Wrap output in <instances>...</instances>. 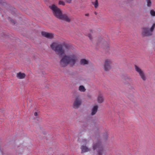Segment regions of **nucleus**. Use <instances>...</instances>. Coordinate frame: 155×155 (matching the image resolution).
Instances as JSON below:
<instances>
[{"label":"nucleus","mask_w":155,"mask_h":155,"mask_svg":"<svg viewBox=\"0 0 155 155\" xmlns=\"http://www.w3.org/2000/svg\"><path fill=\"white\" fill-rule=\"evenodd\" d=\"M150 13L151 15L153 16H155V12L154 10H150Z\"/></svg>","instance_id":"4be33fe9"},{"label":"nucleus","mask_w":155,"mask_h":155,"mask_svg":"<svg viewBox=\"0 0 155 155\" xmlns=\"http://www.w3.org/2000/svg\"><path fill=\"white\" fill-rule=\"evenodd\" d=\"M81 103L80 97L78 96L76 97L73 104L74 108H78L81 105Z\"/></svg>","instance_id":"1a4fd4ad"},{"label":"nucleus","mask_w":155,"mask_h":155,"mask_svg":"<svg viewBox=\"0 0 155 155\" xmlns=\"http://www.w3.org/2000/svg\"><path fill=\"white\" fill-rule=\"evenodd\" d=\"M101 42H104V40L102 39V40H101Z\"/></svg>","instance_id":"cd10ccee"},{"label":"nucleus","mask_w":155,"mask_h":155,"mask_svg":"<svg viewBox=\"0 0 155 155\" xmlns=\"http://www.w3.org/2000/svg\"><path fill=\"white\" fill-rule=\"evenodd\" d=\"M100 130L98 129H97V136L98 135L99 136H100L105 140H108L109 138L108 133L107 131L106 130H102V133L100 134Z\"/></svg>","instance_id":"0eeeda50"},{"label":"nucleus","mask_w":155,"mask_h":155,"mask_svg":"<svg viewBox=\"0 0 155 155\" xmlns=\"http://www.w3.org/2000/svg\"><path fill=\"white\" fill-rule=\"evenodd\" d=\"M112 61L111 59H107L105 60L104 64V69L105 71H108L112 68Z\"/></svg>","instance_id":"423d86ee"},{"label":"nucleus","mask_w":155,"mask_h":155,"mask_svg":"<svg viewBox=\"0 0 155 155\" xmlns=\"http://www.w3.org/2000/svg\"><path fill=\"white\" fill-rule=\"evenodd\" d=\"M54 16L58 18L68 22H70L71 20L66 14H62L61 10H53Z\"/></svg>","instance_id":"7ed1b4c3"},{"label":"nucleus","mask_w":155,"mask_h":155,"mask_svg":"<svg viewBox=\"0 0 155 155\" xmlns=\"http://www.w3.org/2000/svg\"><path fill=\"white\" fill-rule=\"evenodd\" d=\"M104 98L103 94L100 93H98L97 95V103H102L104 101Z\"/></svg>","instance_id":"9b49d317"},{"label":"nucleus","mask_w":155,"mask_h":155,"mask_svg":"<svg viewBox=\"0 0 155 155\" xmlns=\"http://www.w3.org/2000/svg\"><path fill=\"white\" fill-rule=\"evenodd\" d=\"M94 31L92 30L90 31V33L87 35L90 39L91 40L92 39V37L94 35Z\"/></svg>","instance_id":"2eb2a0df"},{"label":"nucleus","mask_w":155,"mask_h":155,"mask_svg":"<svg viewBox=\"0 0 155 155\" xmlns=\"http://www.w3.org/2000/svg\"><path fill=\"white\" fill-rule=\"evenodd\" d=\"M97 111V106H94L93 108L91 114L92 115L95 114Z\"/></svg>","instance_id":"dca6fc26"},{"label":"nucleus","mask_w":155,"mask_h":155,"mask_svg":"<svg viewBox=\"0 0 155 155\" xmlns=\"http://www.w3.org/2000/svg\"><path fill=\"white\" fill-rule=\"evenodd\" d=\"M51 49L60 56L62 55L64 53V48L68 49L69 45L64 43L60 44L58 43H53L50 45Z\"/></svg>","instance_id":"f03ea898"},{"label":"nucleus","mask_w":155,"mask_h":155,"mask_svg":"<svg viewBox=\"0 0 155 155\" xmlns=\"http://www.w3.org/2000/svg\"><path fill=\"white\" fill-rule=\"evenodd\" d=\"M81 153H84L90 151V149L86 146H82L81 147Z\"/></svg>","instance_id":"ddd939ff"},{"label":"nucleus","mask_w":155,"mask_h":155,"mask_svg":"<svg viewBox=\"0 0 155 155\" xmlns=\"http://www.w3.org/2000/svg\"><path fill=\"white\" fill-rule=\"evenodd\" d=\"M59 4L60 5H64L65 4L64 2L61 1H59Z\"/></svg>","instance_id":"b1692460"},{"label":"nucleus","mask_w":155,"mask_h":155,"mask_svg":"<svg viewBox=\"0 0 155 155\" xmlns=\"http://www.w3.org/2000/svg\"><path fill=\"white\" fill-rule=\"evenodd\" d=\"M25 74L24 73L19 72L16 74V77L19 79H23L25 78Z\"/></svg>","instance_id":"f8f14e48"},{"label":"nucleus","mask_w":155,"mask_h":155,"mask_svg":"<svg viewBox=\"0 0 155 155\" xmlns=\"http://www.w3.org/2000/svg\"><path fill=\"white\" fill-rule=\"evenodd\" d=\"M66 1L68 3H70L72 0H66Z\"/></svg>","instance_id":"bb28decb"},{"label":"nucleus","mask_w":155,"mask_h":155,"mask_svg":"<svg viewBox=\"0 0 155 155\" xmlns=\"http://www.w3.org/2000/svg\"><path fill=\"white\" fill-rule=\"evenodd\" d=\"M155 27V23H154L150 29L148 26L143 27L142 28L141 33L142 35L143 36H147L151 35L152 32Z\"/></svg>","instance_id":"20e7f679"},{"label":"nucleus","mask_w":155,"mask_h":155,"mask_svg":"<svg viewBox=\"0 0 155 155\" xmlns=\"http://www.w3.org/2000/svg\"><path fill=\"white\" fill-rule=\"evenodd\" d=\"M92 4L96 8H97V0H95V2H93Z\"/></svg>","instance_id":"5701e85b"},{"label":"nucleus","mask_w":155,"mask_h":155,"mask_svg":"<svg viewBox=\"0 0 155 155\" xmlns=\"http://www.w3.org/2000/svg\"><path fill=\"white\" fill-rule=\"evenodd\" d=\"M78 60L77 56L75 54H72L68 55H65L63 57L60 61V64L63 67L67 66L70 64L73 66Z\"/></svg>","instance_id":"f257e3e1"},{"label":"nucleus","mask_w":155,"mask_h":155,"mask_svg":"<svg viewBox=\"0 0 155 155\" xmlns=\"http://www.w3.org/2000/svg\"><path fill=\"white\" fill-rule=\"evenodd\" d=\"M146 1L147 3V6L150 7L151 5V0H146Z\"/></svg>","instance_id":"6ab92c4d"},{"label":"nucleus","mask_w":155,"mask_h":155,"mask_svg":"<svg viewBox=\"0 0 155 155\" xmlns=\"http://www.w3.org/2000/svg\"><path fill=\"white\" fill-rule=\"evenodd\" d=\"M98 138L97 137V139ZM97 155H104L105 153L104 147L102 142L97 139Z\"/></svg>","instance_id":"39448f33"},{"label":"nucleus","mask_w":155,"mask_h":155,"mask_svg":"<svg viewBox=\"0 0 155 155\" xmlns=\"http://www.w3.org/2000/svg\"><path fill=\"white\" fill-rule=\"evenodd\" d=\"M10 21L13 24H15V21H13L12 20H11Z\"/></svg>","instance_id":"393cba45"},{"label":"nucleus","mask_w":155,"mask_h":155,"mask_svg":"<svg viewBox=\"0 0 155 155\" xmlns=\"http://www.w3.org/2000/svg\"><path fill=\"white\" fill-rule=\"evenodd\" d=\"M51 10H60V9L58 8L55 5H53L51 6H49Z\"/></svg>","instance_id":"f3484780"},{"label":"nucleus","mask_w":155,"mask_h":155,"mask_svg":"<svg viewBox=\"0 0 155 155\" xmlns=\"http://www.w3.org/2000/svg\"><path fill=\"white\" fill-rule=\"evenodd\" d=\"M89 15V14H85V15L86 16H88Z\"/></svg>","instance_id":"c85d7f7f"},{"label":"nucleus","mask_w":155,"mask_h":155,"mask_svg":"<svg viewBox=\"0 0 155 155\" xmlns=\"http://www.w3.org/2000/svg\"><path fill=\"white\" fill-rule=\"evenodd\" d=\"M134 67L136 71L139 74L142 79L144 81H145L146 78L143 72L138 66L135 65Z\"/></svg>","instance_id":"6e6552de"},{"label":"nucleus","mask_w":155,"mask_h":155,"mask_svg":"<svg viewBox=\"0 0 155 155\" xmlns=\"http://www.w3.org/2000/svg\"><path fill=\"white\" fill-rule=\"evenodd\" d=\"M97 148V143H96L94 144L93 147V149L94 150H95Z\"/></svg>","instance_id":"412c9836"},{"label":"nucleus","mask_w":155,"mask_h":155,"mask_svg":"<svg viewBox=\"0 0 155 155\" xmlns=\"http://www.w3.org/2000/svg\"><path fill=\"white\" fill-rule=\"evenodd\" d=\"M41 35L43 37L48 38L51 39L53 38L54 34L51 33H49L45 31H42L41 32Z\"/></svg>","instance_id":"9d476101"},{"label":"nucleus","mask_w":155,"mask_h":155,"mask_svg":"<svg viewBox=\"0 0 155 155\" xmlns=\"http://www.w3.org/2000/svg\"><path fill=\"white\" fill-rule=\"evenodd\" d=\"M34 115L35 116H38V113L37 112H35L34 113Z\"/></svg>","instance_id":"a878e982"},{"label":"nucleus","mask_w":155,"mask_h":155,"mask_svg":"<svg viewBox=\"0 0 155 155\" xmlns=\"http://www.w3.org/2000/svg\"><path fill=\"white\" fill-rule=\"evenodd\" d=\"M0 3L1 4H4V5L5 6H6L8 5L5 2V1L4 0H0Z\"/></svg>","instance_id":"aec40b11"},{"label":"nucleus","mask_w":155,"mask_h":155,"mask_svg":"<svg viewBox=\"0 0 155 155\" xmlns=\"http://www.w3.org/2000/svg\"><path fill=\"white\" fill-rule=\"evenodd\" d=\"M79 90L81 92H84L86 91V89L82 85L80 86L79 87Z\"/></svg>","instance_id":"a211bd4d"},{"label":"nucleus","mask_w":155,"mask_h":155,"mask_svg":"<svg viewBox=\"0 0 155 155\" xmlns=\"http://www.w3.org/2000/svg\"><path fill=\"white\" fill-rule=\"evenodd\" d=\"M99 40H100L99 39H98V41H99Z\"/></svg>","instance_id":"c756f323"},{"label":"nucleus","mask_w":155,"mask_h":155,"mask_svg":"<svg viewBox=\"0 0 155 155\" xmlns=\"http://www.w3.org/2000/svg\"><path fill=\"white\" fill-rule=\"evenodd\" d=\"M80 63L81 65H85L88 64V61L86 59H82L80 60Z\"/></svg>","instance_id":"4468645a"}]
</instances>
